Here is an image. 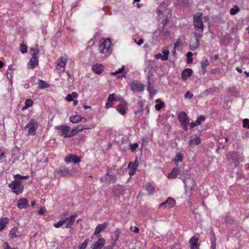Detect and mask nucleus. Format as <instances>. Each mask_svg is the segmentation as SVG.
Instances as JSON below:
<instances>
[{
  "instance_id": "21",
  "label": "nucleus",
  "mask_w": 249,
  "mask_h": 249,
  "mask_svg": "<svg viewBox=\"0 0 249 249\" xmlns=\"http://www.w3.org/2000/svg\"><path fill=\"white\" fill-rule=\"evenodd\" d=\"M192 74V70L189 68L185 69L181 73V77L183 80H186Z\"/></svg>"
},
{
  "instance_id": "22",
  "label": "nucleus",
  "mask_w": 249,
  "mask_h": 249,
  "mask_svg": "<svg viewBox=\"0 0 249 249\" xmlns=\"http://www.w3.org/2000/svg\"><path fill=\"white\" fill-rule=\"evenodd\" d=\"M201 142L200 138L198 136H196L194 138L191 139L189 141V145L192 146L193 145H198L200 144Z\"/></svg>"
},
{
  "instance_id": "52",
  "label": "nucleus",
  "mask_w": 249,
  "mask_h": 249,
  "mask_svg": "<svg viewBox=\"0 0 249 249\" xmlns=\"http://www.w3.org/2000/svg\"><path fill=\"white\" fill-rule=\"evenodd\" d=\"M3 248L4 249H17L15 248H11L8 244L7 242H4L3 243Z\"/></svg>"
},
{
  "instance_id": "54",
  "label": "nucleus",
  "mask_w": 249,
  "mask_h": 249,
  "mask_svg": "<svg viewBox=\"0 0 249 249\" xmlns=\"http://www.w3.org/2000/svg\"><path fill=\"white\" fill-rule=\"evenodd\" d=\"M119 236H120V232H119L118 233H116L114 235V236L112 237V240L114 241V242H116L118 240Z\"/></svg>"
},
{
  "instance_id": "45",
  "label": "nucleus",
  "mask_w": 249,
  "mask_h": 249,
  "mask_svg": "<svg viewBox=\"0 0 249 249\" xmlns=\"http://www.w3.org/2000/svg\"><path fill=\"white\" fill-rule=\"evenodd\" d=\"M243 126L244 128H248L249 129V119H245L243 121Z\"/></svg>"
},
{
  "instance_id": "33",
  "label": "nucleus",
  "mask_w": 249,
  "mask_h": 249,
  "mask_svg": "<svg viewBox=\"0 0 249 249\" xmlns=\"http://www.w3.org/2000/svg\"><path fill=\"white\" fill-rule=\"evenodd\" d=\"M145 189L150 194H153L154 191V188L150 183H147L145 185Z\"/></svg>"
},
{
  "instance_id": "1",
  "label": "nucleus",
  "mask_w": 249,
  "mask_h": 249,
  "mask_svg": "<svg viewBox=\"0 0 249 249\" xmlns=\"http://www.w3.org/2000/svg\"><path fill=\"white\" fill-rule=\"evenodd\" d=\"M77 215V213H75L71 214L69 217L61 220L58 222L54 223L53 226L55 228H59L64 225V228L67 229L70 228L73 224Z\"/></svg>"
},
{
  "instance_id": "64",
  "label": "nucleus",
  "mask_w": 249,
  "mask_h": 249,
  "mask_svg": "<svg viewBox=\"0 0 249 249\" xmlns=\"http://www.w3.org/2000/svg\"><path fill=\"white\" fill-rule=\"evenodd\" d=\"M211 243L212 249H216V243Z\"/></svg>"
},
{
  "instance_id": "42",
  "label": "nucleus",
  "mask_w": 249,
  "mask_h": 249,
  "mask_svg": "<svg viewBox=\"0 0 249 249\" xmlns=\"http://www.w3.org/2000/svg\"><path fill=\"white\" fill-rule=\"evenodd\" d=\"M205 120V117L203 115H200L197 117L196 122L198 125L201 124V122Z\"/></svg>"
},
{
  "instance_id": "63",
  "label": "nucleus",
  "mask_w": 249,
  "mask_h": 249,
  "mask_svg": "<svg viewBox=\"0 0 249 249\" xmlns=\"http://www.w3.org/2000/svg\"><path fill=\"white\" fill-rule=\"evenodd\" d=\"M71 95L72 96V98L74 99H76L78 97V94L76 92H73L71 94Z\"/></svg>"
},
{
  "instance_id": "41",
  "label": "nucleus",
  "mask_w": 249,
  "mask_h": 249,
  "mask_svg": "<svg viewBox=\"0 0 249 249\" xmlns=\"http://www.w3.org/2000/svg\"><path fill=\"white\" fill-rule=\"evenodd\" d=\"M138 105H139V110L135 112L136 114H138V113H141L143 112V104L142 102L140 101L138 103Z\"/></svg>"
},
{
  "instance_id": "60",
  "label": "nucleus",
  "mask_w": 249,
  "mask_h": 249,
  "mask_svg": "<svg viewBox=\"0 0 249 249\" xmlns=\"http://www.w3.org/2000/svg\"><path fill=\"white\" fill-rule=\"evenodd\" d=\"M115 243L116 242L112 241V242L111 243L110 246H109V247H106L105 249H110L113 248L115 245Z\"/></svg>"
},
{
  "instance_id": "35",
  "label": "nucleus",
  "mask_w": 249,
  "mask_h": 249,
  "mask_svg": "<svg viewBox=\"0 0 249 249\" xmlns=\"http://www.w3.org/2000/svg\"><path fill=\"white\" fill-rule=\"evenodd\" d=\"M209 62L208 60L207 59H205L201 62V66L202 70L203 71H205L207 68V67L209 66Z\"/></svg>"
},
{
  "instance_id": "7",
  "label": "nucleus",
  "mask_w": 249,
  "mask_h": 249,
  "mask_svg": "<svg viewBox=\"0 0 249 249\" xmlns=\"http://www.w3.org/2000/svg\"><path fill=\"white\" fill-rule=\"evenodd\" d=\"M176 204V202L175 200L171 197H169L165 201L160 204L159 208L163 207L164 208L170 209L174 207Z\"/></svg>"
},
{
  "instance_id": "56",
  "label": "nucleus",
  "mask_w": 249,
  "mask_h": 249,
  "mask_svg": "<svg viewBox=\"0 0 249 249\" xmlns=\"http://www.w3.org/2000/svg\"><path fill=\"white\" fill-rule=\"evenodd\" d=\"M130 230L131 231H133L134 232L138 233L139 232V229L137 227H131Z\"/></svg>"
},
{
  "instance_id": "46",
  "label": "nucleus",
  "mask_w": 249,
  "mask_h": 249,
  "mask_svg": "<svg viewBox=\"0 0 249 249\" xmlns=\"http://www.w3.org/2000/svg\"><path fill=\"white\" fill-rule=\"evenodd\" d=\"M164 105L163 102H160L159 104H156L155 105V109L157 110H160L161 108H162L164 107Z\"/></svg>"
},
{
  "instance_id": "28",
  "label": "nucleus",
  "mask_w": 249,
  "mask_h": 249,
  "mask_svg": "<svg viewBox=\"0 0 249 249\" xmlns=\"http://www.w3.org/2000/svg\"><path fill=\"white\" fill-rule=\"evenodd\" d=\"M137 167V165L132 164V162H131L129 163L128 167L130 168V170L129 172V175L130 176L134 175V174L136 173Z\"/></svg>"
},
{
  "instance_id": "5",
  "label": "nucleus",
  "mask_w": 249,
  "mask_h": 249,
  "mask_svg": "<svg viewBox=\"0 0 249 249\" xmlns=\"http://www.w3.org/2000/svg\"><path fill=\"white\" fill-rule=\"evenodd\" d=\"M194 37H195V41L191 40L190 43V49L192 51H194L197 49L200 45V40L202 37L203 34L201 33H197L196 32L193 33Z\"/></svg>"
},
{
  "instance_id": "44",
  "label": "nucleus",
  "mask_w": 249,
  "mask_h": 249,
  "mask_svg": "<svg viewBox=\"0 0 249 249\" xmlns=\"http://www.w3.org/2000/svg\"><path fill=\"white\" fill-rule=\"evenodd\" d=\"M124 70V66H123L121 68L119 69L117 71H116L115 72H112L111 73L112 75H116L117 74L122 73Z\"/></svg>"
},
{
  "instance_id": "20",
  "label": "nucleus",
  "mask_w": 249,
  "mask_h": 249,
  "mask_svg": "<svg viewBox=\"0 0 249 249\" xmlns=\"http://www.w3.org/2000/svg\"><path fill=\"white\" fill-rule=\"evenodd\" d=\"M68 61V58L67 57H60L57 60V67L65 68L66 63Z\"/></svg>"
},
{
  "instance_id": "43",
  "label": "nucleus",
  "mask_w": 249,
  "mask_h": 249,
  "mask_svg": "<svg viewBox=\"0 0 249 249\" xmlns=\"http://www.w3.org/2000/svg\"><path fill=\"white\" fill-rule=\"evenodd\" d=\"M162 53L163 54V60H167L168 59V57L169 55V51L166 50H163L162 51Z\"/></svg>"
},
{
  "instance_id": "48",
  "label": "nucleus",
  "mask_w": 249,
  "mask_h": 249,
  "mask_svg": "<svg viewBox=\"0 0 249 249\" xmlns=\"http://www.w3.org/2000/svg\"><path fill=\"white\" fill-rule=\"evenodd\" d=\"M213 89L212 88H209L204 91V92L203 93V94L205 96H207L209 94L213 93Z\"/></svg>"
},
{
  "instance_id": "6",
  "label": "nucleus",
  "mask_w": 249,
  "mask_h": 249,
  "mask_svg": "<svg viewBox=\"0 0 249 249\" xmlns=\"http://www.w3.org/2000/svg\"><path fill=\"white\" fill-rule=\"evenodd\" d=\"M38 126V122L34 119H31L29 122L25 126V129L28 128L29 129V135L34 136L36 134V131L37 130Z\"/></svg>"
},
{
  "instance_id": "16",
  "label": "nucleus",
  "mask_w": 249,
  "mask_h": 249,
  "mask_svg": "<svg viewBox=\"0 0 249 249\" xmlns=\"http://www.w3.org/2000/svg\"><path fill=\"white\" fill-rule=\"evenodd\" d=\"M198 239L194 236L191 238L189 241L190 244L191 249H198L199 247L200 244L198 243Z\"/></svg>"
},
{
  "instance_id": "37",
  "label": "nucleus",
  "mask_w": 249,
  "mask_h": 249,
  "mask_svg": "<svg viewBox=\"0 0 249 249\" xmlns=\"http://www.w3.org/2000/svg\"><path fill=\"white\" fill-rule=\"evenodd\" d=\"M89 242V239L87 238L84 241V242L82 244V245L78 247L79 249H86L87 247L88 244Z\"/></svg>"
},
{
  "instance_id": "14",
  "label": "nucleus",
  "mask_w": 249,
  "mask_h": 249,
  "mask_svg": "<svg viewBox=\"0 0 249 249\" xmlns=\"http://www.w3.org/2000/svg\"><path fill=\"white\" fill-rule=\"evenodd\" d=\"M228 157H229V158L233 160L236 161L237 162L243 161V159L240 155L239 153L236 151H234L231 154H229Z\"/></svg>"
},
{
  "instance_id": "55",
  "label": "nucleus",
  "mask_w": 249,
  "mask_h": 249,
  "mask_svg": "<svg viewBox=\"0 0 249 249\" xmlns=\"http://www.w3.org/2000/svg\"><path fill=\"white\" fill-rule=\"evenodd\" d=\"M193 96V94L191 93L190 91H188L185 94V98L191 99Z\"/></svg>"
},
{
  "instance_id": "9",
  "label": "nucleus",
  "mask_w": 249,
  "mask_h": 249,
  "mask_svg": "<svg viewBox=\"0 0 249 249\" xmlns=\"http://www.w3.org/2000/svg\"><path fill=\"white\" fill-rule=\"evenodd\" d=\"M130 89L133 91L137 90L139 92H142L144 89V85L138 83L137 81H134L131 84Z\"/></svg>"
},
{
  "instance_id": "58",
  "label": "nucleus",
  "mask_w": 249,
  "mask_h": 249,
  "mask_svg": "<svg viewBox=\"0 0 249 249\" xmlns=\"http://www.w3.org/2000/svg\"><path fill=\"white\" fill-rule=\"evenodd\" d=\"M66 99L68 101H71L73 100V98H72V96L71 94H69L67 95V96L66 97Z\"/></svg>"
},
{
  "instance_id": "29",
  "label": "nucleus",
  "mask_w": 249,
  "mask_h": 249,
  "mask_svg": "<svg viewBox=\"0 0 249 249\" xmlns=\"http://www.w3.org/2000/svg\"><path fill=\"white\" fill-rule=\"evenodd\" d=\"M49 87V85L45 81L41 79L38 80V88L40 89H43Z\"/></svg>"
},
{
  "instance_id": "50",
  "label": "nucleus",
  "mask_w": 249,
  "mask_h": 249,
  "mask_svg": "<svg viewBox=\"0 0 249 249\" xmlns=\"http://www.w3.org/2000/svg\"><path fill=\"white\" fill-rule=\"evenodd\" d=\"M78 132L75 127L73 128L70 132V135H71V137L76 135Z\"/></svg>"
},
{
  "instance_id": "15",
  "label": "nucleus",
  "mask_w": 249,
  "mask_h": 249,
  "mask_svg": "<svg viewBox=\"0 0 249 249\" xmlns=\"http://www.w3.org/2000/svg\"><path fill=\"white\" fill-rule=\"evenodd\" d=\"M178 119L181 124L183 123H185V124H188L189 121L187 114L183 111L180 112L178 114Z\"/></svg>"
},
{
  "instance_id": "57",
  "label": "nucleus",
  "mask_w": 249,
  "mask_h": 249,
  "mask_svg": "<svg viewBox=\"0 0 249 249\" xmlns=\"http://www.w3.org/2000/svg\"><path fill=\"white\" fill-rule=\"evenodd\" d=\"M113 106V104L111 102H109L107 101V102L106 103L105 107L107 108H108L110 107H112Z\"/></svg>"
},
{
  "instance_id": "49",
  "label": "nucleus",
  "mask_w": 249,
  "mask_h": 249,
  "mask_svg": "<svg viewBox=\"0 0 249 249\" xmlns=\"http://www.w3.org/2000/svg\"><path fill=\"white\" fill-rule=\"evenodd\" d=\"M31 51L32 52V55L33 56H36L39 53V50L38 49H32Z\"/></svg>"
},
{
  "instance_id": "17",
  "label": "nucleus",
  "mask_w": 249,
  "mask_h": 249,
  "mask_svg": "<svg viewBox=\"0 0 249 249\" xmlns=\"http://www.w3.org/2000/svg\"><path fill=\"white\" fill-rule=\"evenodd\" d=\"M106 240L103 238H100L95 243L91 249H101L105 245Z\"/></svg>"
},
{
  "instance_id": "4",
  "label": "nucleus",
  "mask_w": 249,
  "mask_h": 249,
  "mask_svg": "<svg viewBox=\"0 0 249 249\" xmlns=\"http://www.w3.org/2000/svg\"><path fill=\"white\" fill-rule=\"evenodd\" d=\"M100 45L99 47V51L102 53H107L109 52L111 42L109 39L107 38L100 40Z\"/></svg>"
},
{
  "instance_id": "30",
  "label": "nucleus",
  "mask_w": 249,
  "mask_h": 249,
  "mask_svg": "<svg viewBox=\"0 0 249 249\" xmlns=\"http://www.w3.org/2000/svg\"><path fill=\"white\" fill-rule=\"evenodd\" d=\"M70 121L72 123H77L82 121V117L79 115L71 116L70 118Z\"/></svg>"
},
{
  "instance_id": "39",
  "label": "nucleus",
  "mask_w": 249,
  "mask_h": 249,
  "mask_svg": "<svg viewBox=\"0 0 249 249\" xmlns=\"http://www.w3.org/2000/svg\"><path fill=\"white\" fill-rule=\"evenodd\" d=\"M138 146L139 145L137 143H132L129 145V149L131 152H134L136 151Z\"/></svg>"
},
{
  "instance_id": "40",
  "label": "nucleus",
  "mask_w": 249,
  "mask_h": 249,
  "mask_svg": "<svg viewBox=\"0 0 249 249\" xmlns=\"http://www.w3.org/2000/svg\"><path fill=\"white\" fill-rule=\"evenodd\" d=\"M182 39L181 38H178L177 39V41L175 43L174 49H175L176 48L178 47L180 45L182 44Z\"/></svg>"
},
{
  "instance_id": "34",
  "label": "nucleus",
  "mask_w": 249,
  "mask_h": 249,
  "mask_svg": "<svg viewBox=\"0 0 249 249\" xmlns=\"http://www.w3.org/2000/svg\"><path fill=\"white\" fill-rule=\"evenodd\" d=\"M14 178L15 179H17L18 180L20 179H27L29 178L28 176H21L19 174H16L14 176Z\"/></svg>"
},
{
  "instance_id": "18",
  "label": "nucleus",
  "mask_w": 249,
  "mask_h": 249,
  "mask_svg": "<svg viewBox=\"0 0 249 249\" xmlns=\"http://www.w3.org/2000/svg\"><path fill=\"white\" fill-rule=\"evenodd\" d=\"M38 60L37 56H32L28 63V68L30 69H33L38 65Z\"/></svg>"
},
{
  "instance_id": "19",
  "label": "nucleus",
  "mask_w": 249,
  "mask_h": 249,
  "mask_svg": "<svg viewBox=\"0 0 249 249\" xmlns=\"http://www.w3.org/2000/svg\"><path fill=\"white\" fill-rule=\"evenodd\" d=\"M104 66L100 64H96L92 67V71L96 74H100L104 71Z\"/></svg>"
},
{
  "instance_id": "10",
  "label": "nucleus",
  "mask_w": 249,
  "mask_h": 249,
  "mask_svg": "<svg viewBox=\"0 0 249 249\" xmlns=\"http://www.w3.org/2000/svg\"><path fill=\"white\" fill-rule=\"evenodd\" d=\"M80 157L72 154H69L65 158V161L67 163L73 162L75 164L78 163L81 161Z\"/></svg>"
},
{
  "instance_id": "59",
  "label": "nucleus",
  "mask_w": 249,
  "mask_h": 249,
  "mask_svg": "<svg viewBox=\"0 0 249 249\" xmlns=\"http://www.w3.org/2000/svg\"><path fill=\"white\" fill-rule=\"evenodd\" d=\"M10 234L11 237L12 238L17 237L16 233H15V232L13 231V230H12L10 231Z\"/></svg>"
},
{
  "instance_id": "31",
  "label": "nucleus",
  "mask_w": 249,
  "mask_h": 249,
  "mask_svg": "<svg viewBox=\"0 0 249 249\" xmlns=\"http://www.w3.org/2000/svg\"><path fill=\"white\" fill-rule=\"evenodd\" d=\"M33 105V101L32 100L28 99H27L25 102V106L23 107L22 110H24L27 109L28 107H32Z\"/></svg>"
},
{
  "instance_id": "3",
  "label": "nucleus",
  "mask_w": 249,
  "mask_h": 249,
  "mask_svg": "<svg viewBox=\"0 0 249 249\" xmlns=\"http://www.w3.org/2000/svg\"><path fill=\"white\" fill-rule=\"evenodd\" d=\"M21 181L17 179H14L9 184L8 186L12 190V192L17 194L19 195L21 194L24 190V186L22 184Z\"/></svg>"
},
{
  "instance_id": "38",
  "label": "nucleus",
  "mask_w": 249,
  "mask_h": 249,
  "mask_svg": "<svg viewBox=\"0 0 249 249\" xmlns=\"http://www.w3.org/2000/svg\"><path fill=\"white\" fill-rule=\"evenodd\" d=\"M107 101L109 102H112L113 101H119V100H117V98L115 97V94L112 93L109 95L108 98H107Z\"/></svg>"
},
{
  "instance_id": "26",
  "label": "nucleus",
  "mask_w": 249,
  "mask_h": 249,
  "mask_svg": "<svg viewBox=\"0 0 249 249\" xmlns=\"http://www.w3.org/2000/svg\"><path fill=\"white\" fill-rule=\"evenodd\" d=\"M70 170L66 166H62L59 168L58 173L63 176H66L70 174Z\"/></svg>"
},
{
  "instance_id": "13",
  "label": "nucleus",
  "mask_w": 249,
  "mask_h": 249,
  "mask_svg": "<svg viewBox=\"0 0 249 249\" xmlns=\"http://www.w3.org/2000/svg\"><path fill=\"white\" fill-rule=\"evenodd\" d=\"M29 201L27 198H20L17 204V207L19 209H26L29 205Z\"/></svg>"
},
{
  "instance_id": "8",
  "label": "nucleus",
  "mask_w": 249,
  "mask_h": 249,
  "mask_svg": "<svg viewBox=\"0 0 249 249\" xmlns=\"http://www.w3.org/2000/svg\"><path fill=\"white\" fill-rule=\"evenodd\" d=\"M153 76V74L149 72L148 73V86H147V90L150 93L151 96H154L156 94V92L155 90H154V85L153 84V81L152 78L151 77Z\"/></svg>"
},
{
  "instance_id": "62",
  "label": "nucleus",
  "mask_w": 249,
  "mask_h": 249,
  "mask_svg": "<svg viewBox=\"0 0 249 249\" xmlns=\"http://www.w3.org/2000/svg\"><path fill=\"white\" fill-rule=\"evenodd\" d=\"M169 35H170V32H169V31H165V32L163 33V35L164 36L165 38H167L169 36Z\"/></svg>"
},
{
  "instance_id": "32",
  "label": "nucleus",
  "mask_w": 249,
  "mask_h": 249,
  "mask_svg": "<svg viewBox=\"0 0 249 249\" xmlns=\"http://www.w3.org/2000/svg\"><path fill=\"white\" fill-rule=\"evenodd\" d=\"M240 11V8L237 5H235L233 8H231L230 11V13L232 16L236 15Z\"/></svg>"
},
{
  "instance_id": "47",
  "label": "nucleus",
  "mask_w": 249,
  "mask_h": 249,
  "mask_svg": "<svg viewBox=\"0 0 249 249\" xmlns=\"http://www.w3.org/2000/svg\"><path fill=\"white\" fill-rule=\"evenodd\" d=\"M216 237L213 231H212V237L210 239L211 243H216Z\"/></svg>"
},
{
  "instance_id": "23",
  "label": "nucleus",
  "mask_w": 249,
  "mask_h": 249,
  "mask_svg": "<svg viewBox=\"0 0 249 249\" xmlns=\"http://www.w3.org/2000/svg\"><path fill=\"white\" fill-rule=\"evenodd\" d=\"M179 174V169L178 168H174L172 171L168 174V178L169 179H174L177 177Z\"/></svg>"
},
{
  "instance_id": "61",
  "label": "nucleus",
  "mask_w": 249,
  "mask_h": 249,
  "mask_svg": "<svg viewBox=\"0 0 249 249\" xmlns=\"http://www.w3.org/2000/svg\"><path fill=\"white\" fill-rule=\"evenodd\" d=\"M197 124L196 123V122H191L190 124V127L191 128H194L195 126H196L197 125Z\"/></svg>"
},
{
  "instance_id": "53",
  "label": "nucleus",
  "mask_w": 249,
  "mask_h": 249,
  "mask_svg": "<svg viewBox=\"0 0 249 249\" xmlns=\"http://www.w3.org/2000/svg\"><path fill=\"white\" fill-rule=\"evenodd\" d=\"M46 211V210L45 208H41L38 211V213L39 215H42L45 213Z\"/></svg>"
},
{
  "instance_id": "24",
  "label": "nucleus",
  "mask_w": 249,
  "mask_h": 249,
  "mask_svg": "<svg viewBox=\"0 0 249 249\" xmlns=\"http://www.w3.org/2000/svg\"><path fill=\"white\" fill-rule=\"evenodd\" d=\"M183 160V156L181 153H177L173 159V161L176 165H178L179 163L181 162Z\"/></svg>"
},
{
  "instance_id": "2",
  "label": "nucleus",
  "mask_w": 249,
  "mask_h": 249,
  "mask_svg": "<svg viewBox=\"0 0 249 249\" xmlns=\"http://www.w3.org/2000/svg\"><path fill=\"white\" fill-rule=\"evenodd\" d=\"M203 14L201 12L196 13L193 17V24L195 30L198 32V33L203 34L204 30V24L202 21Z\"/></svg>"
},
{
  "instance_id": "36",
  "label": "nucleus",
  "mask_w": 249,
  "mask_h": 249,
  "mask_svg": "<svg viewBox=\"0 0 249 249\" xmlns=\"http://www.w3.org/2000/svg\"><path fill=\"white\" fill-rule=\"evenodd\" d=\"M19 51L21 53H24L27 52V47L24 43H21L20 44V48Z\"/></svg>"
},
{
  "instance_id": "12",
  "label": "nucleus",
  "mask_w": 249,
  "mask_h": 249,
  "mask_svg": "<svg viewBox=\"0 0 249 249\" xmlns=\"http://www.w3.org/2000/svg\"><path fill=\"white\" fill-rule=\"evenodd\" d=\"M127 107V103L123 101L121 102L117 107V110L121 115H124L126 113V109Z\"/></svg>"
},
{
  "instance_id": "51",
  "label": "nucleus",
  "mask_w": 249,
  "mask_h": 249,
  "mask_svg": "<svg viewBox=\"0 0 249 249\" xmlns=\"http://www.w3.org/2000/svg\"><path fill=\"white\" fill-rule=\"evenodd\" d=\"M78 132H81L86 129L83 126L79 125L75 127Z\"/></svg>"
},
{
  "instance_id": "11",
  "label": "nucleus",
  "mask_w": 249,
  "mask_h": 249,
  "mask_svg": "<svg viewBox=\"0 0 249 249\" xmlns=\"http://www.w3.org/2000/svg\"><path fill=\"white\" fill-rule=\"evenodd\" d=\"M107 227V223L106 222L98 224L94 232V235H97V237H100L101 235L100 234V232L104 231Z\"/></svg>"
},
{
  "instance_id": "25",
  "label": "nucleus",
  "mask_w": 249,
  "mask_h": 249,
  "mask_svg": "<svg viewBox=\"0 0 249 249\" xmlns=\"http://www.w3.org/2000/svg\"><path fill=\"white\" fill-rule=\"evenodd\" d=\"M70 131V127L67 125H64L62 130L61 136H64V138H70L71 135L69 133Z\"/></svg>"
},
{
  "instance_id": "27",
  "label": "nucleus",
  "mask_w": 249,
  "mask_h": 249,
  "mask_svg": "<svg viewBox=\"0 0 249 249\" xmlns=\"http://www.w3.org/2000/svg\"><path fill=\"white\" fill-rule=\"evenodd\" d=\"M9 221L8 218H2L0 220V231H2L6 226Z\"/></svg>"
}]
</instances>
